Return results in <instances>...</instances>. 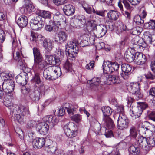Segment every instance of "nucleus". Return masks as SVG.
<instances>
[{"instance_id": "31", "label": "nucleus", "mask_w": 155, "mask_h": 155, "mask_svg": "<svg viewBox=\"0 0 155 155\" xmlns=\"http://www.w3.org/2000/svg\"><path fill=\"white\" fill-rule=\"evenodd\" d=\"M72 64L71 62L67 59L65 63L64 64L63 67L65 72H72L73 71Z\"/></svg>"}, {"instance_id": "1", "label": "nucleus", "mask_w": 155, "mask_h": 155, "mask_svg": "<svg viewBox=\"0 0 155 155\" xmlns=\"http://www.w3.org/2000/svg\"><path fill=\"white\" fill-rule=\"evenodd\" d=\"M2 89L5 93L4 97V104L8 107L10 110V114L14 117L15 120L20 124L25 122L24 114H29V108L23 106H18L11 103V100L13 98V91L14 89V82L12 80L4 81L2 84Z\"/></svg>"}, {"instance_id": "20", "label": "nucleus", "mask_w": 155, "mask_h": 155, "mask_svg": "<svg viewBox=\"0 0 155 155\" xmlns=\"http://www.w3.org/2000/svg\"><path fill=\"white\" fill-rule=\"evenodd\" d=\"M147 143L143 147V150L147 152L149 151L152 147L155 146V138L153 137H149L147 139Z\"/></svg>"}, {"instance_id": "13", "label": "nucleus", "mask_w": 155, "mask_h": 155, "mask_svg": "<svg viewBox=\"0 0 155 155\" xmlns=\"http://www.w3.org/2000/svg\"><path fill=\"white\" fill-rule=\"evenodd\" d=\"M66 20L65 17L62 14L55 15L53 17V21H50V23H53L58 28L61 25L66 24Z\"/></svg>"}, {"instance_id": "36", "label": "nucleus", "mask_w": 155, "mask_h": 155, "mask_svg": "<svg viewBox=\"0 0 155 155\" xmlns=\"http://www.w3.org/2000/svg\"><path fill=\"white\" fill-rule=\"evenodd\" d=\"M145 26L149 29H154L155 28V20H150L148 22L144 24Z\"/></svg>"}, {"instance_id": "47", "label": "nucleus", "mask_w": 155, "mask_h": 155, "mask_svg": "<svg viewBox=\"0 0 155 155\" xmlns=\"http://www.w3.org/2000/svg\"><path fill=\"white\" fill-rule=\"evenodd\" d=\"M146 58L145 56L141 52H136L134 55L133 58Z\"/></svg>"}, {"instance_id": "33", "label": "nucleus", "mask_w": 155, "mask_h": 155, "mask_svg": "<svg viewBox=\"0 0 155 155\" xmlns=\"http://www.w3.org/2000/svg\"><path fill=\"white\" fill-rule=\"evenodd\" d=\"M101 134L105 135L106 137L107 138L113 136L112 131L107 129V128L104 127H103L102 128Z\"/></svg>"}, {"instance_id": "53", "label": "nucleus", "mask_w": 155, "mask_h": 155, "mask_svg": "<svg viewBox=\"0 0 155 155\" xmlns=\"http://www.w3.org/2000/svg\"><path fill=\"white\" fill-rule=\"evenodd\" d=\"M21 92L24 95L28 94L30 91V89L26 87H24L21 90Z\"/></svg>"}, {"instance_id": "35", "label": "nucleus", "mask_w": 155, "mask_h": 155, "mask_svg": "<svg viewBox=\"0 0 155 155\" xmlns=\"http://www.w3.org/2000/svg\"><path fill=\"white\" fill-rule=\"evenodd\" d=\"M25 75L24 77H21V76H18V78L16 79V81L18 84L24 85H25L27 83V80L25 78Z\"/></svg>"}, {"instance_id": "54", "label": "nucleus", "mask_w": 155, "mask_h": 155, "mask_svg": "<svg viewBox=\"0 0 155 155\" xmlns=\"http://www.w3.org/2000/svg\"><path fill=\"white\" fill-rule=\"evenodd\" d=\"M45 28L47 31L51 32L53 30L54 26L51 24L45 26Z\"/></svg>"}, {"instance_id": "25", "label": "nucleus", "mask_w": 155, "mask_h": 155, "mask_svg": "<svg viewBox=\"0 0 155 155\" xmlns=\"http://www.w3.org/2000/svg\"><path fill=\"white\" fill-rule=\"evenodd\" d=\"M91 125L94 131L96 134H97L98 135L101 134V130L103 127H101V124L98 121L95 120L94 123H91Z\"/></svg>"}, {"instance_id": "46", "label": "nucleus", "mask_w": 155, "mask_h": 155, "mask_svg": "<svg viewBox=\"0 0 155 155\" xmlns=\"http://www.w3.org/2000/svg\"><path fill=\"white\" fill-rule=\"evenodd\" d=\"M53 3L56 5L58 6L64 4L65 0H52Z\"/></svg>"}, {"instance_id": "49", "label": "nucleus", "mask_w": 155, "mask_h": 155, "mask_svg": "<svg viewBox=\"0 0 155 155\" xmlns=\"http://www.w3.org/2000/svg\"><path fill=\"white\" fill-rule=\"evenodd\" d=\"M145 77L146 79H149L151 80L155 79V74H152L151 73L149 72L147 74H145Z\"/></svg>"}, {"instance_id": "50", "label": "nucleus", "mask_w": 155, "mask_h": 155, "mask_svg": "<svg viewBox=\"0 0 155 155\" xmlns=\"http://www.w3.org/2000/svg\"><path fill=\"white\" fill-rule=\"evenodd\" d=\"M134 54L130 51L126 52L124 55V58H133Z\"/></svg>"}, {"instance_id": "19", "label": "nucleus", "mask_w": 155, "mask_h": 155, "mask_svg": "<svg viewBox=\"0 0 155 155\" xmlns=\"http://www.w3.org/2000/svg\"><path fill=\"white\" fill-rule=\"evenodd\" d=\"M67 38L66 33L65 32L60 31L57 33L54 38V41L58 44H62L66 40Z\"/></svg>"}, {"instance_id": "62", "label": "nucleus", "mask_w": 155, "mask_h": 155, "mask_svg": "<svg viewBox=\"0 0 155 155\" xmlns=\"http://www.w3.org/2000/svg\"><path fill=\"white\" fill-rule=\"evenodd\" d=\"M132 5H134L139 3L141 0H128Z\"/></svg>"}, {"instance_id": "56", "label": "nucleus", "mask_w": 155, "mask_h": 155, "mask_svg": "<svg viewBox=\"0 0 155 155\" xmlns=\"http://www.w3.org/2000/svg\"><path fill=\"white\" fill-rule=\"evenodd\" d=\"M35 125V122L34 121H29L27 125V127L28 128H31L34 127Z\"/></svg>"}, {"instance_id": "4", "label": "nucleus", "mask_w": 155, "mask_h": 155, "mask_svg": "<svg viewBox=\"0 0 155 155\" xmlns=\"http://www.w3.org/2000/svg\"><path fill=\"white\" fill-rule=\"evenodd\" d=\"M51 16V12L45 10H41L39 13V15L33 18L30 21L31 28L34 30H39L44 26L45 22L41 17L45 19H50Z\"/></svg>"}, {"instance_id": "52", "label": "nucleus", "mask_w": 155, "mask_h": 155, "mask_svg": "<svg viewBox=\"0 0 155 155\" xmlns=\"http://www.w3.org/2000/svg\"><path fill=\"white\" fill-rule=\"evenodd\" d=\"M94 61H91L89 64L86 65L85 66L86 68L88 70L93 68L94 66Z\"/></svg>"}, {"instance_id": "51", "label": "nucleus", "mask_w": 155, "mask_h": 155, "mask_svg": "<svg viewBox=\"0 0 155 155\" xmlns=\"http://www.w3.org/2000/svg\"><path fill=\"white\" fill-rule=\"evenodd\" d=\"M33 81L38 84H39L41 82L40 77L38 74H35L33 78Z\"/></svg>"}, {"instance_id": "12", "label": "nucleus", "mask_w": 155, "mask_h": 155, "mask_svg": "<svg viewBox=\"0 0 155 155\" xmlns=\"http://www.w3.org/2000/svg\"><path fill=\"white\" fill-rule=\"evenodd\" d=\"M138 106L135 107L132 110L133 114L137 117H139L141 115L143 110L146 109L148 107V104L146 103L137 102Z\"/></svg>"}, {"instance_id": "26", "label": "nucleus", "mask_w": 155, "mask_h": 155, "mask_svg": "<svg viewBox=\"0 0 155 155\" xmlns=\"http://www.w3.org/2000/svg\"><path fill=\"white\" fill-rule=\"evenodd\" d=\"M119 13L116 11L110 10L107 13V16L109 19L112 21H116L119 18Z\"/></svg>"}, {"instance_id": "37", "label": "nucleus", "mask_w": 155, "mask_h": 155, "mask_svg": "<svg viewBox=\"0 0 155 155\" xmlns=\"http://www.w3.org/2000/svg\"><path fill=\"white\" fill-rule=\"evenodd\" d=\"M130 136L133 138L136 139L139 135L136 128L134 127H131L130 130Z\"/></svg>"}, {"instance_id": "9", "label": "nucleus", "mask_w": 155, "mask_h": 155, "mask_svg": "<svg viewBox=\"0 0 155 155\" xmlns=\"http://www.w3.org/2000/svg\"><path fill=\"white\" fill-rule=\"evenodd\" d=\"M129 122L128 119L124 113L120 114L117 121L118 128L121 130L127 128L128 126Z\"/></svg>"}, {"instance_id": "41", "label": "nucleus", "mask_w": 155, "mask_h": 155, "mask_svg": "<svg viewBox=\"0 0 155 155\" xmlns=\"http://www.w3.org/2000/svg\"><path fill=\"white\" fill-rule=\"evenodd\" d=\"M134 21L138 25L143 24L144 22V21L141 19V17L139 15H137L134 17Z\"/></svg>"}, {"instance_id": "48", "label": "nucleus", "mask_w": 155, "mask_h": 155, "mask_svg": "<svg viewBox=\"0 0 155 155\" xmlns=\"http://www.w3.org/2000/svg\"><path fill=\"white\" fill-rule=\"evenodd\" d=\"M128 0H123V2L125 8L127 10H131L132 7L130 6L129 3L127 2Z\"/></svg>"}, {"instance_id": "44", "label": "nucleus", "mask_w": 155, "mask_h": 155, "mask_svg": "<svg viewBox=\"0 0 155 155\" xmlns=\"http://www.w3.org/2000/svg\"><path fill=\"white\" fill-rule=\"evenodd\" d=\"M84 9L86 11V12L89 14H91L93 12V10L94 9L92 6L87 5L85 6H83Z\"/></svg>"}, {"instance_id": "11", "label": "nucleus", "mask_w": 155, "mask_h": 155, "mask_svg": "<svg viewBox=\"0 0 155 155\" xmlns=\"http://www.w3.org/2000/svg\"><path fill=\"white\" fill-rule=\"evenodd\" d=\"M75 126L74 124L71 123L69 126H64V130L66 136L70 138L75 137L77 134V130L76 129Z\"/></svg>"}, {"instance_id": "43", "label": "nucleus", "mask_w": 155, "mask_h": 155, "mask_svg": "<svg viewBox=\"0 0 155 155\" xmlns=\"http://www.w3.org/2000/svg\"><path fill=\"white\" fill-rule=\"evenodd\" d=\"M141 28L139 27H137L132 29L131 33L133 35H138L141 33Z\"/></svg>"}, {"instance_id": "28", "label": "nucleus", "mask_w": 155, "mask_h": 155, "mask_svg": "<svg viewBox=\"0 0 155 155\" xmlns=\"http://www.w3.org/2000/svg\"><path fill=\"white\" fill-rule=\"evenodd\" d=\"M104 73L108 74L113 72L110 63H108L107 61H104V63L102 65Z\"/></svg>"}, {"instance_id": "63", "label": "nucleus", "mask_w": 155, "mask_h": 155, "mask_svg": "<svg viewBox=\"0 0 155 155\" xmlns=\"http://www.w3.org/2000/svg\"><path fill=\"white\" fill-rule=\"evenodd\" d=\"M149 118L152 120L155 121V112H151L149 115Z\"/></svg>"}, {"instance_id": "45", "label": "nucleus", "mask_w": 155, "mask_h": 155, "mask_svg": "<svg viewBox=\"0 0 155 155\" xmlns=\"http://www.w3.org/2000/svg\"><path fill=\"white\" fill-rule=\"evenodd\" d=\"M77 20L78 21V23L81 24L83 25L86 22L84 17L83 15L78 16Z\"/></svg>"}, {"instance_id": "6", "label": "nucleus", "mask_w": 155, "mask_h": 155, "mask_svg": "<svg viewBox=\"0 0 155 155\" xmlns=\"http://www.w3.org/2000/svg\"><path fill=\"white\" fill-rule=\"evenodd\" d=\"M78 42L76 39L68 42L66 51L70 58L77 57L78 51Z\"/></svg>"}, {"instance_id": "29", "label": "nucleus", "mask_w": 155, "mask_h": 155, "mask_svg": "<svg viewBox=\"0 0 155 155\" xmlns=\"http://www.w3.org/2000/svg\"><path fill=\"white\" fill-rule=\"evenodd\" d=\"M97 25L96 21L93 20L89 21L87 23V29L91 32L92 31L93 32H95L97 29Z\"/></svg>"}, {"instance_id": "58", "label": "nucleus", "mask_w": 155, "mask_h": 155, "mask_svg": "<svg viewBox=\"0 0 155 155\" xmlns=\"http://www.w3.org/2000/svg\"><path fill=\"white\" fill-rule=\"evenodd\" d=\"M134 99L131 97H128L127 99V103L128 106H130L131 109V107L132 103L134 101Z\"/></svg>"}, {"instance_id": "32", "label": "nucleus", "mask_w": 155, "mask_h": 155, "mask_svg": "<svg viewBox=\"0 0 155 155\" xmlns=\"http://www.w3.org/2000/svg\"><path fill=\"white\" fill-rule=\"evenodd\" d=\"M101 110L104 117H109L113 112V110L110 107L108 106L102 107Z\"/></svg>"}, {"instance_id": "61", "label": "nucleus", "mask_w": 155, "mask_h": 155, "mask_svg": "<svg viewBox=\"0 0 155 155\" xmlns=\"http://www.w3.org/2000/svg\"><path fill=\"white\" fill-rule=\"evenodd\" d=\"M146 129L150 131L152 134H153L155 132V127L154 125L151 124L149 126V128L146 127Z\"/></svg>"}, {"instance_id": "10", "label": "nucleus", "mask_w": 155, "mask_h": 155, "mask_svg": "<svg viewBox=\"0 0 155 155\" xmlns=\"http://www.w3.org/2000/svg\"><path fill=\"white\" fill-rule=\"evenodd\" d=\"M140 84L138 82L131 83L128 86L130 92L136 96L137 99H140L143 95L140 91Z\"/></svg>"}, {"instance_id": "60", "label": "nucleus", "mask_w": 155, "mask_h": 155, "mask_svg": "<svg viewBox=\"0 0 155 155\" xmlns=\"http://www.w3.org/2000/svg\"><path fill=\"white\" fill-rule=\"evenodd\" d=\"M145 38V41L149 45L152 44V41L150 37L149 36H146Z\"/></svg>"}, {"instance_id": "5", "label": "nucleus", "mask_w": 155, "mask_h": 155, "mask_svg": "<svg viewBox=\"0 0 155 155\" xmlns=\"http://www.w3.org/2000/svg\"><path fill=\"white\" fill-rule=\"evenodd\" d=\"M43 76L47 80H55L59 77L62 74L60 67L56 66H51L45 69L43 72Z\"/></svg>"}, {"instance_id": "42", "label": "nucleus", "mask_w": 155, "mask_h": 155, "mask_svg": "<svg viewBox=\"0 0 155 155\" xmlns=\"http://www.w3.org/2000/svg\"><path fill=\"white\" fill-rule=\"evenodd\" d=\"M24 6L27 9L32 8L33 3L30 0H23Z\"/></svg>"}, {"instance_id": "40", "label": "nucleus", "mask_w": 155, "mask_h": 155, "mask_svg": "<svg viewBox=\"0 0 155 155\" xmlns=\"http://www.w3.org/2000/svg\"><path fill=\"white\" fill-rule=\"evenodd\" d=\"M34 58H41L42 55L40 52L38 48L34 47L33 49Z\"/></svg>"}, {"instance_id": "2", "label": "nucleus", "mask_w": 155, "mask_h": 155, "mask_svg": "<svg viewBox=\"0 0 155 155\" xmlns=\"http://www.w3.org/2000/svg\"><path fill=\"white\" fill-rule=\"evenodd\" d=\"M106 26L104 25H97V29L95 32L91 34H84L81 36V41L80 44L82 46L92 45L94 43L95 37L100 38L104 36L107 32Z\"/></svg>"}, {"instance_id": "8", "label": "nucleus", "mask_w": 155, "mask_h": 155, "mask_svg": "<svg viewBox=\"0 0 155 155\" xmlns=\"http://www.w3.org/2000/svg\"><path fill=\"white\" fill-rule=\"evenodd\" d=\"M41 41L42 45L46 50L45 54V56L46 58H49L52 56L50 51L53 47V41L51 39H47L44 37L41 38Z\"/></svg>"}, {"instance_id": "22", "label": "nucleus", "mask_w": 155, "mask_h": 155, "mask_svg": "<svg viewBox=\"0 0 155 155\" xmlns=\"http://www.w3.org/2000/svg\"><path fill=\"white\" fill-rule=\"evenodd\" d=\"M43 122L48 123L49 126H53L58 122V120H55L52 116L48 115L44 117L43 119Z\"/></svg>"}, {"instance_id": "34", "label": "nucleus", "mask_w": 155, "mask_h": 155, "mask_svg": "<svg viewBox=\"0 0 155 155\" xmlns=\"http://www.w3.org/2000/svg\"><path fill=\"white\" fill-rule=\"evenodd\" d=\"M146 59H131V60H129V59H127L126 61L130 62H133L135 64H143L146 61Z\"/></svg>"}, {"instance_id": "14", "label": "nucleus", "mask_w": 155, "mask_h": 155, "mask_svg": "<svg viewBox=\"0 0 155 155\" xmlns=\"http://www.w3.org/2000/svg\"><path fill=\"white\" fill-rule=\"evenodd\" d=\"M40 90V91L38 90L35 91L30 94L29 97L33 101H38L40 98L41 94L44 95L46 91L45 87L43 86H41Z\"/></svg>"}, {"instance_id": "27", "label": "nucleus", "mask_w": 155, "mask_h": 155, "mask_svg": "<svg viewBox=\"0 0 155 155\" xmlns=\"http://www.w3.org/2000/svg\"><path fill=\"white\" fill-rule=\"evenodd\" d=\"M52 56L50 57L49 58H68L70 57L68 55L67 52H66V54L64 55L63 52L61 50L58 49L56 50L54 54L52 55Z\"/></svg>"}, {"instance_id": "30", "label": "nucleus", "mask_w": 155, "mask_h": 155, "mask_svg": "<svg viewBox=\"0 0 155 155\" xmlns=\"http://www.w3.org/2000/svg\"><path fill=\"white\" fill-rule=\"evenodd\" d=\"M35 64L38 66L40 69H42L47 66L46 62L43 59H34Z\"/></svg>"}, {"instance_id": "55", "label": "nucleus", "mask_w": 155, "mask_h": 155, "mask_svg": "<svg viewBox=\"0 0 155 155\" xmlns=\"http://www.w3.org/2000/svg\"><path fill=\"white\" fill-rule=\"evenodd\" d=\"M105 44L103 42H99L96 45V48L99 49H101L104 48Z\"/></svg>"}, {"instance_id": "15", "label": "nucleus", "mask_w": 155, "mask_h": 155, "mask_svg": "<svg viewBox=\"0 0 155 155\" xmlns=\"http://www.w3.org/2000/svg\"><path fill=\"white\" fill-rule=\"evenodd\" d=\"M139 132L140 133L136 138V140L139 144L140 147H142L143 149V147L147 143V140L146 137H143L140 135V134L143 135L146 134L144 128L143 127H140L139 129Z\"/></svg>"}, {"instance_id": "23", "label": "nucleus", "mask_w": 155, "mask_h": 155, "mask_svg": "<svg viewBox=\"0 0 155 155\" xmlns=\"http://www.w3.org/2000/svg\"><path fill=\"white\" fill-rule=\"evenodd\" d=\"M17 23L20 27H26L28 23V20L26 16L24 15L20 16L18 18Z\"/></svg>"}, {"instance_id": "24", "label": "nucleus", "mask_w": 155, "mask_h": 155, "mask_svg": "<svg viewBox=\"0 0 155 155\" xmlns=\"http://www.w3.org/2000/svg\"><path fill=\"white\" fill-rule=\"evenodd\" d=\"M63 9L65 14L68 16L72 15L75 12L74 7L71 4L65 5Z\"/></svg>"}, {"instance_id": "3", "label": "nucleus", "mask_w": 155, "mask_h": 155, "mask_svg": "<svg viewBox=\"0 0 155 155\" xmlns=\"http://www.w3.org/2000/svg\"><path fill=\"white\" fill-rule=\"evenodd\" d=\"M118 74V73L116 72L115 75L107 74L103 75L100 78H94L88 81L87 83L99 90L101 88V85L107 83L108 81L110 82V84L117 83L119 80Z\"/></svg>"}, {"instance_id": "38", "label": "nucleus", "mask_w": 155, "mask_h": 155, "mask_svg": "<svg viewBox=\"0 0 155 155\" xmlns=\"http://www.w3.org/2000/svg\"><path fill=\"white\" fill-rule=\"evenodd\" d=\"M129 150L130 153H134L138 154L139 153V148L136 144L131 145L130 147Z\"/></svg>"}, {"instance_id": "59", "label": "nucleus", "mask_w": 155, "mask_h": 155, "mask_svg": "<svg viewBox=\"0 0 155 155\" xmlns=\"http://www.w3.org/2000/svg\"><path fill=\"white\" fill-rule=\"evenodd\" d=\"M3 77L4 78V81H6L7 80H11L10 79V77L11 76V75L9 73H3Z\"/></svg>"}, {"instance_id": "21", "label": "nucleus", "mask_w": 155, "mask_h": 155, "mask_svg": "<svg viewBox=\"0 0 155 155\" xmlns=\"http://www.w3.org/2000/svg\"><path fill=\"white\" fill-rule=\"evenodd\" d=\"M103 122L104 126L108 129H112L114 128L115 124L114 121L109 117H104Z\"/></svg>"}, {"instance_id": "39", "label": "nucleus", "mask_w": 155, "mask_h": 155, "mask_svg": "<svg viewBox=\"0 0 155 155\" xmlns=\"http://www.w3.org/2000/svg\"><path fill=\"white\" fill-rule=\"evenodd\" d=\"M108 63H110V64L111 66V68H112L111 69H112L113 72L115 71H116V73L118 72L117 71L119 68V65L117 63L113 62L110 61H108Z\"/></svg>"}, {"instance_id": "16", "label": "nucleus", "mask_w": 155, "mask_h": 155, "mask_svg": "<svg viewBox=\"0 0 155 155\" xmlns=\"http://www.w3.org/2000/svg\"><path fill=\"white\" fill-rule=\"evenodd\" d=\"M49 128V125L48 123L41 122L37 124L36 130L40 134L44 135L47 133Z\"/></svg>"}, {"instance_id": "57", "label": "nucleus", "mask_w": 155, "mask_h": 155, "mask_svg": "<svg viewBox=\"0 0 155 155\" xmlns=\"http://www.w3.org/2000/svg\"><path fill=\"white\" fill-rule=\"evenodd\" d=\"M93 12L94 13L96 14L97 15L101 16L103 17L104 16V13L103 11H96L94 9H93Z\"/></svg>"}, {"instance_id": "18", "label": "nucleus", "mask_w": 155, "mask_h": 155, "mask_svg": "<svg viewBox=\"0 0 155 155\" xmlns=\"http://www.w3.org/2000/svg\"><path fill=\"white\" fill-rule=\"evenodd\" d=\"M45 140L44 138H38L33 140L32 144L35 149L41 148L44 145Z\"/></svg>"}, {"instance_id": "17", "label": "nucleus", "mask_w": 155, "mask_h": 155, "mask_svg": "<svg viewBox=\"0 0 155 155\" xmlns=\"http://www.w3.org/2000/svg\"><path fill=\"white\" fill-rule=\"evenodd\" d=\"M121 68L124 73L121 74V75L124 79H127L132 70L131 66L128 64H123L121 65Z\"/></svg>"}, {"instance_id": "64", "label": "nucleus", "mask_w": 155, "mask_h": 155, "mask_svg": "<svg viewBox=\"0 0 155 155\" xmlns=\"http://www.w3.org/2000/svg\"><path fill=\"white\" fill-rule=\"evenodd\" d=\"M149 94L155 97V87H152L150 90Z\"/></svg>"}, {"instance_id": "7", "label": "nucleus", "mask_w": 155, "mask_h": 155, "mask_svg": "<svg viewBox=\"0 0 155 155\" xmlns=\"http://www.w3.org/2000/svg\"><path fill=\"white\" fill-rule=\"evenodd\" d=\"M64 106L65 109L67 110L68 114L71 116L72 120L76 123L81 121L82 117L81 115L76 114L72 116L74 114V112L76 111L78 107H74L72 105L68 103H66Z\"/></svg>"}]
</instances>
